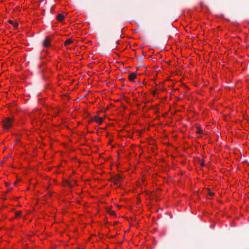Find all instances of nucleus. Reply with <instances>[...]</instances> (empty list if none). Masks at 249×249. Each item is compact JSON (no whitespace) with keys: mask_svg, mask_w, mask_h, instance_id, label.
<instances>
[{"mask_svg":"<svg viewBox=\"0 0 249 249\" xmlns=\"http://www.w3.org/2000/svg\"><path fill=\"white\" fill-rule=\"evenodd\" d=\"M116 45H121V43H120V41H119V40H117V41H116Z\"/></svg>","mask_w":249,"mask_h":249,"instance_id":"ddd939ff","label":"nucleus"},{"mask_svg":"<svg viewBox=\"0 0 249 249\" xmlns=\"http://www.w3.org/2000/svg\"><path fill=\"white\" fill-rule=\"evenodd\" d=\"M8 22L10 24L13 25L15 28H17L18 26V24L17 22H15L13 20H9Z\"/></svg>","mask_w":249,"mask_h":249,"instance_id":"6e6552de","label":"nucleus"},{"mask_svg":"<svg viewBox=\"0 0 249 249\" xmlns=\"http://www.w3.org/2000/svg\"><path fill=\"white\" fill-rule=\"evenodd\" d=\"M64 16L63 15V14H59L57 15V17H56V18H57V20L59 21H62L63 20V19H64Z\"/></svg>","mask_w":249,"mask_h":249,"instance_id":"0eeeda50","label":"nucleus"},{"mask_svg":"<svg viewBox=\"0 0 249 249\" xmlns=\"http://www.w3.org/2000/svg\"><path fill=\"white\" fill-rule=\"evenodd\" d=\"M121 179L122 178L119 175L113 176L111 178V181L113 182V183L116 185H118L120 184V183L121 181Z\"/></svg>","mask_w":249,"mask_h":249,"instance_id":"f03ea898","label":"nucleus"},{"mask_svg":"<svg viewBox=\"0 0 249 249\" xmlns=\"http://www.w3.org/2000/svg\"><path fill=\"white\" fill-rule=\"evenodd\" d=\"M137 73L136 72H133L130 73L128 76V79L131 82H133L134 79L137 77Z\"/></svg>","mask_w":249,"mask_h":249,"instance_id":"39448f33","label":"nucleus"},{"mask_svg":"<svg viewBox=\"0 0 249 249\" xmlns=\"http://www.w3.org/2000/svg\"><path fill=\"white\" fill-rule=\"evenodd\" d=\"M64 45L65 46L72 45L73 46L82 47V45H77L76 41L72 40L71 39H68L64 42Z\"/></svg>","mask_w":249,"mask_h":249,"instance_id":"7ed1b4c3","label":"nucleus"},{"mask_svg":"<svg viewBox=\"0 0 249 249\" xmlns=\"http://www.w3.org/2000/svg\"><path fill=\"white\" fill-rule=\"evenodd\" d=\"M202 130L201 129L199 128H197V130H196L197 133L201 134V133H202Z\"/></svg>","mask_w":249,"mask_h":249,"instance_id":"9b49d317","label":"nucleus"},{"mask_svg":"<svg viewBox=\"0 0 249 249\" xmlns=\"http://www.w3.org/2000/svg\"><path fill=\"white\" fill-rule=\"evenodd\" d=\"M14 121L13 118H5L3 121H2V124L4 130H8L13 126Z\"/></svg>","mask_w":249,"mask_h":249,"instance_id":"f257e3e1","label":"nucleus"},{"mask_svg":"<svg viewBox=\"0 0 249 249\" xmlns=\"http://www.w3.org/2000/svg\"><path fill=\"white\" fill-rule=\"evenodd\" d=\"M94 120L95 122L98 123L99 124H101V123L103 122V119L102 118H100L98 116H95L94 118Z\"/></svg>","mask_w":249,"mask_h":249,"instance_id":"423d86ee","label":"nucleus"},{"mask_svg":"<svg viewBox=\"0 0 249 249\" xmlns=\"http://www.w3.org/2000/svg\"><path fill=\"white\" fill-rule=\"evenodd\" d=\"M143 55H144V54L145 53V52H143Z\"/></svg>","mask_w":249,"mask_h":249,"instance_id":"2eb2a0df","label":"nucleus"},{"mask_svg":"<svg viewBox=\"0 0 249 249\" xmlns=\"http://www.w3.org/2000/svg\"><path fill=\"white\" fill-rule=\"evenodd\" d=\"M42 45L44 47H48L50 45H52L51 43L50 39L49 37H46L45 39L43 41Z\"/></svg>","mask_w":249,"mask_h":249,"instance_id":"20e7f679","label":"nucleus"},{"mask_svg":"<svg viewBox=\"0 0 249 249\" xmlns=\"http://www.w3.org/2000/svg\"><path fill=\"white\" fill-rule=\"evenodd\" d=\"M108 213H109L111 215H115V212L113 211L109 210Z\"/></svg>","mask_w":249,"mask_h":249,"instance_id":"1a4fd4ad","label":"nucleus"},{"mask_svg":"<svg viewBox=\"0 0 249 249\" xmlns=\"http://www.w3.org/2000/svg\"><path fill=\"white\" fill-rule=\"evenodd\" d=\"M21 214V211H18L16 213V216L17 217H18L19 216H20Z\"/></svg>","mask_w":249,"mask_h":249,"instance_id":"9d476101","label":"nucleus"},{"mask_svg":"<svg viewBox=\"0 0 249 249\" xmlns=\"http://www.w3.org/2000/svg\"><path fill=\"white\" fill-rule=\"evenodd\" d=\"M208 194H209L210 196H213L214 195V193L211 192L210 190L208 191Z\"/></svg>","mask_w":249,"mask_h":249,"instance_id":"f8f14e48","label":"nucleus"},{"mask_svg":"<svg viewBox=\"0 0 249 249\" xmlns=\"http://www.w3.org/2000/svg\"><path fill=\"white\" fill-rule=\"evenodd\" d=\"M201 166H204V163H203V162H202V163H201Z\"/></svg>","mask_w":249,"mask_h":249,"instance_id":"4468645a","label":"nucleus"}]
</instances>
